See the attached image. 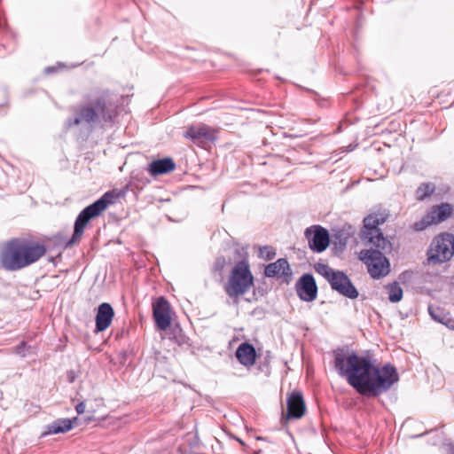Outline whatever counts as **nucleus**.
I'll return each mask as SVG.
<instances>
[{"label": "nucleus", "instance_id": "f257e3e1", "mask_svg": "<svg viewBox=\"0 0 454 454\" xmlns=\"http://www.w3.org/2000/svg\"><path fill=\"white\" fill-rule=\"evenodd\" d=\"M333 356L338 374L361 395L377 396L399 380L396 369L389 364L378 367L370 358L340 348L334 350Z\"/></svg>", "mask_w": 454, "mask_h": 454}, {"label": "nucleus", "instance_id": "f03ea898", "mask_svg": "<svg viewBox=\"0 0 454 454\" xmlns=\"http://www.w3.org/2000/svg\"><path fill=\"white\" fill-rule=\"evenodd\" d=\"M46 253L43 245L24 239H13L2 249L0 262L7 270H19L37 262Z\"/></svg>", "mask_w": 454, "mask_h": 454}, {"label": "nucleus", "instance_id": "7ed1b4c3", "mask_svg": "<svg viewBox=\"0 0 454 454\" xmlns=\"http://www.w3.org/2000/svg\"><path fill=\"white\" fill-rule=\"evenodd\" d=\"M113 203L114 190H111L106 192L94 203L82 209L74 222V233L71 239L67 243V247H71L74 244L78 243L82 238L84 229L88 223L91 219L100 215L108 207V206Z\"/></svg>", "mask_w": 454, "mask_h": 454}, {"label": "nucleus", "instance_id": "20e7f679", "mask_svg": "<svg viewBox=\"0 0 454 454\" xmlns=\"http://www.w3.org/2000/svg\"><path fill=\"white\" fill-rule=\"evenodd\" d=\"M254 285V277L251 273L249 264L247 261H240L235 264L224 291L231 298L238 299L245 294Z\"/></svg>", "mask_w": 454, "mask_h": 454}, {"label": "nucleus", "instance_id": "39448f33", "mask_svg": "<svg viewBox=\"0 0 454 454\" xmlns=\"http://www.w3.org/2000/svg\"><path fill=\"white\" fill-rule=\"evenodd\" d=\"M106 103L105 98H98L88 104L80 106L74 109V118L67 121V125L70 128L72 126H78L81 124L91 125L95 123L101 116L106 119Z\"/></svg>", "mask_w": 454, "mask_h": 454}, {"label": "nucleus", "instance_id": "423d86ee", "mask_svg": "<svg viewBox=\"0 0 454 454\" xmlns=\"http://www.w3.org/2000/svg\"><path fill=\"white\" fill-rule=\"evenodd\" d=\"M384 218L377 215H370L364 219V227L361 231V239L366 246L380 247L385 251H392L391 242L383 236L379 225L384 223Z\"/></svg>", "mask_w": 454, "mask_h": 454}, {"label": "nucleus", "instance_id": "0eeeda50", "mask_svg": "<svg viewBox=\"0 0 454 454\" xmlns=\"http://www.w3.org/2000/svg\"><path fill=\"white\" fill-rule=\"evenodd\" d=\"M428 264H440L450 261L454 255V235L443 232L434 238L427 252Z\"/></svg>", "mask_w": 454, "mask_h": 454}, {"label": "nucleus", "instance_id": "6e6552de", "mask_svg": "<svg viewBox=\"0 0 454 454\" xmlns=\"http://www.w3.org/2000/svg\"><path fill=\"white\" fill-rule=\"evenodd\" d=\"M369 249L360 252V260L363 261L368 269V272L373 278H380L389 272V262L385 254L391 251H385L380 247L369 246Z\"/></svg>", "mask_w": 454, "mask_h": 454}, {"label": "nucleus", "instance_id": "1a4fd4ad", "mask_svg": "<svg viewBox=\"0 0 454 454\" xmlns=\"http://www.w3.org/2000/svg\"><path fill=\"white\" fill-rule=\"evenodd\" d=\"M453 207L449 203H442L432 207L420 221L414 223V229L423 231L429 225L440 223L447 220L451 215Z\"/></svg>", "mask_w": 454, "mask_h": 454}, {"label": "nucleus", "instance_id": "9d476101", "mask_svg": "<svg viewBox=\"0 0 454 454\" xmlns=\"http://www.w3.org/2000/svg\"><path fill=\"white\" fill-rule=\"evenodd\" d=\"M304 234L309 248L314 252L322 253L330 244L328 231L320 225H312L307 228Z\"/></svg>", "mask_w": 454, "mask_h": 454}, {"label": "nucleus", "instance_id": "9b49d317", "mask_svg": "<svg viewBox=\"0 0 454 454\" xmlns=\"http://www.w3.org/2000/svg\"><path fill=\"white\" fill-rule=\"evenodd\" d=\"M332 289L337 291L340 294L349 299L358 297V291L354 286L348 277L340 270H336L332 279L329 281Z\"/></svg>", "mask_w": 454, "mask_h": 454}, {"label": "nucleus", "instance_id": "f8f14e48", "mask_svg": "<svg viewBox=\"0 0 454 454\" xmlns=\"http://www.w3.org/2000/svg\"><path fill=\"white\" fill-rule=\"evenodd\" d=\"M153 313L156 326L162 331L171 325L170 305L166 298L159 297L153 302Z\"/></svg>", "mask_w": 454, "mask_h": 454}, {"label": "nucleus", "instance_id": "ddd939ff", "mask_svg": "<svg viewBox=\"0 0 454 454\" xmlns=\"http://www.w3.org/2000/svg\"><path fill=\"white\" fill-rule=\"evenodd\" d=\"M297 294L304 301H313L317 295V286L312 275H302L296 284Z\"/></svg>", "mask_w": 454, "mask_h": 454}, {"label": "nucleus", "instance_id": "4468645a", "mask_svg": "<svg viewBox=\"0 0 454 454\" xmlns=\"http://www.w3.org/2000/svg\"><path fill=\"white\" fill-rule=\"evenodd\" d=\"M184 137L200 145L206 141H213L215 138V133L212 128L200 124L189 127L184 133Z\"/></svg>", "mask_w": 454, "mask_h": 454}, {"label": "nucleus", "instance_id": "2eb2a0df", "mask_svg": "<svg viewBox=\"0 0 454 454\" xmlns=\"http://www.w3.org/2000/svg\"><path fill=\"white\" fill-rule=\"evenodd\" d=\"M306 411L302 395L300 392L293 393L287 399V418L300 419Z\"/></svg>", "mask_w": 454, "mask_h": 454}, {"label": "nucleus", "instance_id": "dca6fc26", "mask_svg": "<svg viewBox=\"0 0 454 454\" xmlns=\"http://www.w3.org/2000/svg\"><path fill=\"white\" fill-rule=\"evenodd\" d=\"M236 357L238 361L246 367H251L256 361V351L254 347L248 343H241L236 350Z\"/></svg>", "mask_w": 454, "mask_h": 454}, {"label": "nucleus", "instance_id": "f3484780", "mask_svg": "<svg viewBox=\"0 0 454 454\" xmlns=\"http://www.w3.org/2000/svg\"><path fill=\"white\" fill-rule=\"evenodd\" d=\"M264 275L268 278L290 277L292 271L287 260L280 258L265 267Z\"/></svg>", "mask_w": 454, "mask_h": 454}, {"label": "nucleus", "instance_id": "a211bd4d", "mask_svg": "<svg viewBox=\"0 0 454 454\" xmlns=\"http://www.w3.org/2000/svg\"><path fill=\"white\" fill-rule=\"evenodd\" d=\"M176 164L171 158H164L152 161L146 170L152 176L167 174L173 171Z\"/></svg>", "mask_w": 454, "mask_h": 454}, {"label": "nucleus", "instance_id": "6ab92c4d", "mask_svg": "<svg viewBox=\"0 0 454 454\" xmlns=\"http://www.w3.org/2000/svg\"><path fill=\"white\" fill-rule=\"evenodd\" d=\"M78 418L70 419H59L54 420L48 426L49 434H60L67 433L71 430L74 424H77Z\"/></svg>", "mask_w": 454, "mask_h": 454}, {"label": "nucleus", "instance_id": "aec40b11", "mask_svg": "<svg viewBox=\"0 0 454 454\" xmlns=\"http://www.w3.org/2000/svg\"><path fill=\"white\" fill-rule=\"evenodd\" d=\"M96 330L97 332L105 331L111 324L114 311H97Z\"/></svg>", "mask_w": 454, "mask_h": 454}, {"label": "nucleus", "instance_id": "412c9836", "mask_svg": "<svg viewBox=\"0 0 454 454\" xmlns=\"http://www.w3.org/2000/svg\"><path fill=\"white\" fill-rule=\"evenodd\" d=\"M435 191V184L433 183H422L416 190V199L419 201L431 196Z\"/></svg>", "mask_w": 454, "mask_h": 454}, {"label": "nucleus", "instance_id": "4be33fe9", "mask_svg": "<svg viewBox=\"0 0 454 454\" xmlns=\"http://www.w3.org/2000/svg\"><path fill=\"white\" fill-rule=\"evenodd\" d=\"M385 288L387 290L389 301L395 303L402 300L403 292L398 283L388 284Z\"/></svg>", "mask_w": 454, "mask_h": 454}, {"label": "nucleus", "instance_id": "5701e85b", "mask_svg": "<svg viewBox=\"0 0 454 454\" xmlns=\"http://www.w3.org/2000/svg\"><path fill=\"white\" fill-rule=\"evenodd\" d=\"M315 270L323 276L328 282L332 279V276L334 275L335 271L333 269L330 268L327 264L325 263H316L314 266Z\"/></svg>", "mask_w": 454, "mask_h": 454}, {"label": "nucleus", "instance_id": "b1692460", "mask_svg": "<svg viewBox=\"0 0 454 454\" xmlns=\"http://www.w3.org/2000/svg\"><path fill=\"white\" fill-rule=\"evenodd\" d=\"M276 252L272 247L265 246L260 248L259 256L265 260H271L275 257Z\"/></svg>", "mask_w": 454, "mask_h": 454}, {"label": "nucleus", "instance_id": "393cba45", "mask_svg": "<svg viewBox=\"0 0 454 454\" xmlns=\"http://www.w3.org/2000/svg\"><path fill=\"white\" fill-rule=\"evenodd\" d=\"M224 265H225V258L221 256V257L216 258L215 264H214V269H215V270L220 271L223 269Z\"/></svg>", "mask_w": 454, "mask_h": 454}, {"label": "nucleus", "instance_id": "a878e982", "mask_svg": "<svg viewBox=\"0 0 454 454\" xmlns=\"http://www.w3.org/2000/svg\"><path fill=\"white\" fill-rule=\"evenodd\" d=\"M26 348H27V343L25 341H22L20 345H18L16 347V349H15L16 354L24 357L26 356V352H25Z\"/></svg>", "mask_w": 454, "mask_h": 454}, {"label": "nucleus", "instance_id": "bb28decb", "mask_svg": "<svg viewBox=\"0 0 454 454\" xmlns=\"http://www.w3.org/2000/svg\"><path fill=\"white\" fill-rule=\"evenodd\" d=\"M438 310L437 311H434V309H432L431 308H429V313L431 315V317L437 322H440V323H442V324H445L447 325L443 319L438 315Z\"/></svg>", "mask_w": 454, "mask_h": 454}, {"label": "nucleus", "instance_id": "cd10ccee", "mask_svg": "<svg viewBox=\"0 0 454 454\" xmlns=\"http://www.w3.org/2000/svg\"><path fill=\"white\" fill-rule=\"evenodd\" d=\"M98 311H114V309L109 303L104 302L98 306Z\"/></svg>", "mask_w": 454, "mask_h": 454}, {"label": "nucleus", "instance_id": "c85d7f7f", "mask_svg": "<svg viewBox=\"0 0 454 454\" xmlns=\"http://www.w3.org/2000/svg\"><path fill=\"white\" fill-rule=\"evenodd\" d=\"M85 403L83 402H81L75 406V411L78 414H82L85 411Z\"/></svg>", "mask_w": 454, "mask_h": 454}, {"label": "nucleus", "instance_id": "c756f323", "mask_svg": "<svg viewBox=\"0 0 454 454\" xmlns=\"http://www.w3.org/2000/svg\"><path fill=\"white\" fill-rule=\"evenodd\" d=\"M120 196H121V192H119V193H115L114 198L116 199V198H118V197H120Z\"/></svg>", "mask_w": 454, "mask_h": 454}, {"label": "nucleus", "instance_id": "7c9ffc66", "mask_svg": "<svg viewBox=\"0 0 454 454\" xmlns=\"http://www.w3.org/2000/svg\"><path fill=\"white\" fill-rule=\"evenodd\" d=\"M51 70V67H47V69H46L47 72H50Z\"/></svg>", "mask_w": 454, "mask_h": 454}, {"label": "nucleus", "instance_id": "2f4dec72", "mask_svg": "<svg viewBox=\"0 0 454 454\" xmlns=\"http://www.w3.org/2000/svg\"><path fill=\"white\" fill-rule=\"evenodd\" d=\"M449 327L451 328V329H454V326L452 325H450Z\"/></svg>", "mask_w": 454, "mask_h": 454}, {"label": "nucleus", "instance_id": "473e14b6", "mask_svg": "<svg viewBox=\"0 0 454 454\" xmlns=\"http://www.w3.org/2000/svg\"><path fill=\"white\" fill-rule=\"evenodd\" d=\"M449 327L451 328V329H454V326L452 325H450Z\"/></svg>", "mask_w": 454, "mask_h": 454}]
</instances>
